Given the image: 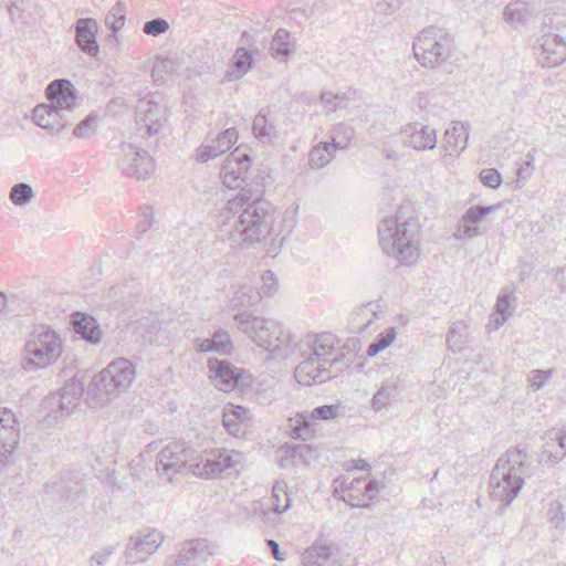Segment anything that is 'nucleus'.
Listing matches in <instances>:
<instances>
[{
	"mask_svg": "<svg viewBox=\"0 0 566 566\" xmlns=\"http://www.w3.org/2000/svg\"><path fill=\"white\" fill-rule=\"evenodd\" d=\"M338 338L332 333H321L312 343V356L337 369L343 368L344 352L338 346ZM344 366H347L344 364Z\"/></svg>",
	"mask_w": 566,
	"mask_h": 566,
	"instance_id": "17",
	"label": "nucleus"
},
{
	"mask_svg": "<svg viewBox=\"0 0 566 566\" xmlns=\"http://www.w3.org/2000/svg\"><path fill=\"white\" fill-rule=\"evenodd\" d=\"M163 539L161 533L157 530L139 532L132 535L125 551L126 563L136 564L145 562L149 555L158 549Z\"/></svg>",
	"mask_w": 566,
	"mask_h": 566,
	"instance_id": "13",
	"label": "nucleus"
},
{
	"mask_svg": "<svg viewBox=\"0 0 566 566\" xmlns=\"http://www.w3.org/2000/svg\"><path fill=\"white\" fill-rule=\"evenodd\" d=\"M136 376V367L130 360L116 358L91 380L85 390V401L92 408L103 407L126 392Z\"/></svg>",
	"mask_w": 566,
	"mask_h": 566,
	"instance_id": "3",
	"label": "nucleus"
},
{
	"mask_svg": "<svg viewBox=\"0 0 566 566\" xmlns=\"http://www.w3.org/2000/svg\"><path fill=\"white\" fill-rule=\"evenodd\" d=\"M338 150L332 143H319L312 148L308 155V164L314 169H321L328 165Z\"/></svg>",
	"mask_w": 566,
	"mask_h": 566,
	"instance_id": "36",
	"label": "nucleus"
},
{
	"mask_svg": "<svg viewBox=\"0 0 566 566\" xmlns=\"http://www.w3.org/2000/svg\"><path fill=\"white\" fill-rule=\"evenodd\" d=\"M230 410H231V412H229V413L231 415V417L235 418V419H239V420L242 418V416L245 412V409L243 407H241V406H237V407L231 406Z\"/></svg>",
	"mask_w": 566,
	"mask_h": 566,
	"instance_id": "62",
	"label": "nucleus"
},
{
	"mask_svg": "<svg viewBox=\"0 0 566 566\" xmlns=\"http://www.w3.org/2000/svg\"><path fill=\"white\" fill-rule=\"evenodd\" d=\"M73 334L78 336L77 340L73 339V349L80 345L81 340L96 345L103 336L96 318L82 312H73Z\"/></svg>",
	"mask_w": 566,
	"mask_h": 566,
	"instance_id": "23",
	"label": "nucleus"
},
{
	"mask_svg": "<svg viewBox=\"0 0 566 566\" xmlns=\"http://www.w3.org/2000/svg\"><path fill=\"white\" fill-rule=\"evenodd\" d=\"M261 301V292L259 287L253 284L252 279H247L242 282L234 291L230 302L231 305L237 307H250L258 304Z\"/></svg>",
	"mask_w": 566,
	"mask_h": 566,
	"instance_id": "32",
	"label": "nucleus"
},
{
	"mask_svg": "<svg viewBox=\"0 0 566 566\" xmlns=\"http://www.w3.org/2000/svg\"><path fill=\"white\" fill-rule=\"evenodd\" d=\"M566 57V43L557 34L542 36L541 51L537 55L538 63L543 67H555Z\"/></svg>",
	"mask_w": 566,
	"mask_h": 566,
	"instance_id": "24",
	"label": "nucleus"
},
{
	"mask_svg": "<svg viewBox=\"0 0 566 566\" xmlns=\"http://www.w3.org/2000/svg\"><path fill=\"white\" fill-rule=\"evenodd\" d=\"M528 469L527 455L518 448L500 457L490 476L492 500L507 506L523 488Z\"/></svg>",
	"mask_w": 566,
	"mask_h": 566,
	"instance_id": "4",
	"label": "nucleus"
},
{
	"mask_svg": "<svg viewBox=\"0 0 566 566\" xmlns=\"http://www.w3.org/2000/svg\"><path fill=\"white\" fill-rule=\"evenodd\" d=\"M116 157L117 167L127 177L145 180L154 174L155 163L153 158L148 151L134 144H120Z\"/></svg>",
	"mask_w": 566,
	"mask_h": 566,
	"instance_id": "11",
	"label": "nucleus"
},
{
	"mask_svg": "<svg viewBox=\"0 0 566 566\" xmlns=\"http://www.w3.org/2000/svg\"><path fill=\"white\" fill-rule=\"evenodd\" d=\"M468 336V327L462 322L453 323L447 334V344L452 352H460L463 348Z\"/></svg>",
	"mask_w": 566,
	"mask_h": 566,
	"instance_id": "44",
	"label": "nucleus"
},
{
	"mask_svg": "<svg viewBox=\"0 0 566 566\" xmlns=\"http://www.w3.org/2000/svg\"><path fill=\"white\" fill-rule=\"evenodd\" d=\"M533 9L524 1H515L504 9L505 21L512 24H524L532 17Z\"/></svg>",
	"mask_w": 566,
	"mask_h": 566,
	"instance_id": "37",
	"label": "nucleus"
},
{
	"mask_svg": "<svg viewBox=\"0 0 566 566\" xmlns=\"http://www.w3.org/2000/svg\"><path fill=\"white\" fill-rule=\"evenodd\" d=\"M169 29V23L166 19L163 18H156L153 20L147 21L144 27L143 31L144 33L153 36H158L163 33H165Z\"/></svg>",
	"mask_w": 566,
	"mask_h": 566,
	"instance_id": "53",
	"label": "nucleus"
},
{
	"mask_svg": "<svg viewBox=\"0 0 566 566\" xmlns=\"http://www.w3.org/2000/svg\"><path fill=\"white\" fill-rule=\"evenodd\" d=\"M212 554L210 543L205 538L186 542L176 559L177 566H199Z\"/></svg>",
	"mask_w": 566,
	"mask_h": 566,
	"instance_id": "26",
	"label": "nucleus"
},
{
	"mask_svg": "<svg viewBox=\"0 0 566 566\" xmlns=\"http://www.w3.org/2000/svg\"><path fill=\"white\" fill-rule=\"evenodd\" d=\"M126 3L123 0H117L115 6L109 10L105 18V25L112 30L113 38L117 40L116 33L125 24Z\"/></svg>",
	"mask_w": 566,
	"mask_h": 566,
	"instance_id": "42",
	"label": "nucleus"
},
{
	"mask_svg": "<svg viewBox=\"0 0 566 566\" xmlns=\"http://www.w3.org/2000/svg\"><path fill=\"white\" fill-rule=\"evenodd\" d=\"M238 328L253 343L270 352L276 358H286L292 353L291 335H285L282 326L262 316H254L249 312L234 315Z\"/></svg>",
	"mask_w": 566,
	"mask_h": 566,
	"instance_id": "5",
	"label": "nucleus"
},
{
	"mask_svg": "<svg viewBox=\"0 0 566 566\" xmlns=\"http://www.w3.org/2000/svg\"><path fill=\"white\" fill-rule=\"evenodd\" d=\"M172 70V62L169 59L158 60L154 64L151 76L155 81H163L164 73H168Z\"/></svg>",
	"mask_w": 566,
	"mask_h": 566,
	"instance_id": "55",
	"label": "nucleus"
},
{
	"mask_svg": "<svg viewBox=\"0 0 566 566\" xmlns=\"http://www.w3.org/2000/svg\"><path fill=\"white\" fill-rule=\"evenodd\" d=\"M19 438L20 430L14 412L0 408V463L13 453Z\"/></svg>",
	"mask_w": 566,
	"mask_h": 566,
	"instance_id": "20",
	"label": "nucleus"
},
{
	"mask_svg": "<svg viewBox=\"0 0 566 566\" xmlns=\"http://www.w3.org/2000/svg\"><path fill=\"white\" fill-rule=\"evenodd\" d=\"M150 226H151L150 218L146 213H144L143 220L137 226L139 233H145L150 228Z\"/></svg>",
	"mask_w": 566,
	"mask_h": 566,
	"instance_id": "59",
	"label": "nucleus"
},
{
	"mask_svg": "<svg viewBox=\"0 0 566 566\" xmlns=\"http://www.w3.org/2000/svg\"><path fill=\"white\" fill-rule=\"evenodd\" d=\"M556 440L558 442V450L555 452H548V461L552 464L558 463L562 461L566 455V432L565 431H558L556 434Z\"/></svg>",
	"mask_w": 566,
	"mask_h": 566,
	"instance_id": "54",
	"label": "nucleus"
},
{
	"mask_svg": "<svg viewBox=\"0 0 566 566\" xmlns=\"http://www.w3.org/2000/svg\"><path fill=\"white\" fill-rule=\"evenodd\" d=\"M266 544H268L269 548L271 549V553H272L273 557L276 560H284L285 559L284 554H282L281 551H280V545L277 544V542H275L274 539H268Z\"/></svg>",
	"mask_w": 566,
	"mask_h": 566,
	"instance_id": "58",
	"label": "nucleus"
},
{
	"mask_svg": "<svg viewBox=\"0 0 566 566\" xmlns=\"http://www.w3.org/2000/svg\"><path fill=\"white\" fill-rule=\"evenodd\" d=\"M272 505L275 513H284L291 506V499L281 483H275L272 489Z\"/></svg>",
	"mask_w": 566,
	"mask_h": 566,
	"instance_id": "46",
	"label": "nucleus"
},
{
	"mask_svg": "<svg viewBox=\"0 0 566 566\" xmlns=\"http://www.w3.org/2000/svg\"><path fill=\"white\" fill-rule=\"evenodd\" d=\"M355 136V129L352 125H349L348 123H338L336 124L332 132H331V138H332V144L337 148V149H346L349 145V143L352 142V139L354 138Z\"/></svg>",
	"mask_w": 566,
	"mask_h": 566,
	"instance_id": "41",
	"label": "nucleus"
},
{
	"mask_svg": "<svg viewBox=\"0 0 566 566\" xmlns=\"http://www.w3.org/2000/svg\"><path fill=\"white\" fill-rule=\"evenodd\" d=\"M62 343L57 334L46 326H39L30 334L24 345L21 368L33 373L46 368L60 357Z\"/></svg>",
	"mask_w": 566,
	"mask_h": 566,
	"instance_id": "6",
	"label": "nucleus"
},
{
	"mask_svg": "<svg viewBox=\"0 0 566 566\" xmlns=\"http://www.w3.org/2000/svg\"><path fill=\"white\" fill-rule=\"evenodd\" d=\"M405 387L399 378H390L381 382L373 396L370 407L378 412L396 402Z\"/></svg>",
	"mask_w": 566,
	"mask_h": 566,
	"instance_id": "29",
	"label": "nucleus"
},
{
	"mask_svg": "<svg viewBox=\"0 0 566 566\" xmlns=\"http://www.w3.org/2000/svg\"><path fill=\"white\" fill-rule=\"evenodd\" d=\"M166 122L165 111L159 105V94L148 93L136 105V128L142 138L156 136Z\"/></svg>",
	"mask_w": 566,
	"mask_h": 566,
	"instance_id": "12",
	"label": "nucleus"
},
{
	"mask_svg": "<svg viewBox=\"0 0 566 566\" xmlns=\"http://www.w3.org/2000/svg\"><path fill=\"white\" fill-rule=\"evenodd\" d=\"M252 66V55L244 49L239 48L223 75V82H234L243 77Z\"/></svg>",
	"mask_w": 566,
	"mask_h": 566,
	"instance_id": "33",
	"label": "nucleus"
},
{
	"mask_svg": "<svg viewBox=\"0 0 566 566\" xmlns=\"http://www.w3.org/2000/svg\"><path fill=\"white\" fill-rule=\"evenodd\" d=\"M470 124L462 122H453L444 133L442 148L443 157L447 155L460 154L468 146Z\"/></svg>",
	"mask_w": 566,
	"mask_h": 566,
	"instance_id": "30",
	"label": "nucleus"
},
{
	"mask_svg": "<svg viewBox=\"0 0 566 566\" xmlns=\"http://www.w3.org/2000/svg\"><path fill=\"white\" fill-rule=\"evenodd\" d=\"M260 281L262 283V285L259 287V291L261 292V298L263 296H271L277 291V280L272 271H265L261 275Z\"/></svg>",
	"mask_w": 566,
	"mask_h": 566,
	"instance_id": "51",
	"label": "nucleus"
},
{
	"mask_svg": "<svg viewBox=\"0 0 566 566\" xmlns=\"http://www.w3.org/2000/svg\"><path fill=\"white\" fill-rule=\"evenodd\" d=\"M340 485L347 491L340 499L352 507H368L380 490L379 483L375 480L365 482L363 479H356L348 484L343 481Z\"/></svg>",
	"mask_w": 566,
	"mask_h": 566,
	"instance_id": "16",
	"label": "nucleus"
},
{
	"mask_svg": "<svg viewBox=\"0 0 566 566\" xmlns=\"http://www.w3.org/2000/svg\"><path fill=\"white\" fill-rule=\"evenodd\" d=\"M208 367L211 379L220 390L224 392L231 391L239 384L241 373L231 363L210 358Z\"/></svg>",
	"mask_w": 566,
	"mask_h": 566,
	"instance_id": "22",
	"label": "nucleus"
},
{
	"mask_svg": "<svg viewBox=\"0 0 566 566\" xmlns=\"http://www.w3.org/2000/svg\"><path fill=\"white\" fill-rule=\"evenodd\" d=\"M45 95L50 104H40L33 109V120L42 128L64 127V113L71 111V81L60 78L52 81Z\"/></svg>",
	"mask_w": 566,
	"mask_h": 566,
	"instance_id": "7",
	"label": "nucleus"
},
{
	"mask_svg": "<svg viewBox=\"0 0 566 566\" xmlns=\"http://www.w3.org/2000/svg\"><path fill=\"white\" fill-rule=\"evenodd\" d=\"M354 468L358 470L369 471L370 464L364 459H358L355 461Z\"/></svg>",
	"mask_w": 566,
	"mask_h": 566,
	"instance_id": "64",
	"label": "nucleus"
},
{
	"mask_svg": "<svg viewBox=\"0 0 566 566\" xmlns=\"http://www.w3.org/2000/svg\"><path fill=\"white\" fill-rule=\"evenodd\" d=\"M333 547L323 542H316L302 554L304 566H333L331 562Z\"/></svg>",
	"mask_w": 566,
	"mask_h": 566,
	"instance_id": "34",
	"label": "nucleus"
},
{
	"mask_svg": "<svg viewBox=\"0 0 566 566\" xmlns=\"http://www.w3.org/2000/svg\"><path fill=\"white\" fill-rule=\"evenodd\" d=\"M115 549H116L115 546H109V547L105 548L103 552L95 553L90 558V562L95 563L98 566H102L107 562L108 557L115 552Z\"/></svg>",
	"mask_w": 566,
	"mask_h": 566,
	"instance_id": "57",
	"label": "nucleus"
},
{
	"mask_svg": "<svg viewBox=\"0 0 566 566\" xmlns=\"http://www.w3.org/2000/svg\"><path fill=\"white\" fill-rule=\"evenodd\" d=\"M98 124V116L91 113L73 129V136L86 138L95 134Z\"/></svg>",
	"mask_w": 566,
	"mask_h": 566,
	"instance_id": "47",
	"label": "nucleus"
},
{
	"mask_svg": "<svg viewBox=\"0 0 566 566\" xmlns=\"http://www.w3.org/2000/svg\"><path fill=\"white\" fill-rule=\"evenodd\" d=\"M243 460L242 453L229 449H211L199 454L191 464V473L198 476H211L237 470Z\"/></svg>",
	"mask_w": 566,
	"mask_h": 566,
	"instance_id": "10",
	"label": "nucleus"
},
{
	"mask_svg": "<svg viewBox=\"0 0 566 566\" xmlns=\"http://www.w3.org/2000/svg\"><path fill=\"white\" fill-rule=\"evenodd\" d=\"M413 211L410 206H400L395 216L384 218L378 224L381 250L402 263H413L419 254L416 233L411 230Z\"/></svg>",
	"mask_w": 566,
	"mask_h": 566,
	"instance_id": "2",
	"label": "nucleus"
},
{
	"mask_svg": "<svg viewBox=\"0 0 566 566\" xmlns=\"http://www.w3.org/2000/svg\"><path fill=\"white\" fill-rule=\"evenodd\" d=\"M290 38V32L284 29H279L275 32L270 46V51L273 57L280 61H286L292 51Z\"/></svg>",
	"mask_w": 566,
	"mask_h": 566,
	"instance_id": "38",
	"label": "nucleus"
},
{
	"mask_svg": "<svg viewBox=\"0 0 566 566\" xmlns=\"http://www.w3.org/2000/svg\"><path fill=\"white\" fill-rule=\"evenodd\" d=\"M514 300L511 291L504 290L496 300L494 313L488 325L489 331L500 328L512 315L511 301Z\"/></svg>",
	"mask_w": 566,
	"mask_h": 566,
	"instance_id": "35",
	"label": "nucleus"
},
{
	"mask_svg": "<svg viewBox=\"0 0 566 566\" xmlns=\"http://www.w3.org/2000/svg\"><path fill=\"white\" fill-rule=\"evenodd\" d=\"M354 92L346 93H336L333 94L331 92L322 93L321 102L325 105V109L327 113H334L337 109L347 108L352 101V96H354Z\"/></svg>",
	"mask_w": 566,
	"mask_h": 566,
	"instance_id": "40",
	"label": "nucleus"
},
{
	"mask_svg": "<svg viewBox=\"0 0 566 566\" xmlns=\"http://www.w3.org/2000/svg\"><path fill=\"white\" fill-rule=\"evenodd\" d=\"M340 410L339 405H324L314 408L310 412L297 413L294 418L295 426L293 434L296 439L306 441L314 432L313 424L315 421H329L338 417Z\"/></svg>",
	"mask_w": 566,
	"mask_h": 566,
	"instance_id": "15",
	"label": "nucleus"
},
{
	"mask_svg": "<svg viewBox=\"0 0 566 566\" xmlns=\"http://www.w3.org/2000/svg\"><path fill=\"white\" fill-rule=\"evenodd\" d=\"M412 49L416 60L422 66L432 67L450 57L453 38L447 30L430 25L418 34Z\"/></svg>",
	"mask_w": 566,
	"mask_h": 566,
	"instance_id": "8",
	"label": "nucleus"
},
{
	"mask_svg": "<svg viewBox=\"0 0 566 566\" xmlns=\"http://www.w3.org/2000/svg\"><path fill=\"white\" fill-rule=\"evenodd\" d=\"M403 0H373V11L380 20L395 13Z\"/></svg>",
	"mask_w": 566,
	"mask_h": 566,
	"instance_id": "48",
	"label": "nucleus"
},
{
	"mask_svg": "<svg viewBox=\"0 0 566 566\" xmlns=\"http://www.w3.org/2000/svg\"><path fill=\"white\" fill-rule=\"evenodd\" d=\"M379 305L369 302L357 307L349 317L348 327L354 334H369L375 329V319L378 317Z\"/></svg>",
	"mask_w": 566,
	"mask_h": 566,
	"instance_id": "27",
	"label": "nucleus"
},
{
	"mask_svg": "<svg viewBox=\"0 0 566 566\" xmlns=\"http://www.w3.org/2000/svg\"><path fill=\"white\" fill-rule=\"evenodd\" d=\"M222 423L227 431L234 437H239L240 433V422L239 419L232 418L231 415L226 411L223 413Z\"/></svg>",
	"mask_w": 566,
	"mask_h": 566,
	"instance_id": "56",
	"label": "nucleus"
},
{
	"mask_svg": "<svg viewBox=\"0 0 566 566\" xmlns=\"http://www.w3.org/2000/svg\"><path fill=\"white\" fill-rule=\"evenodd\" d=\"M239 138V134L235 128L230 127L221 132L211 143L201 145L198 149L197 160L200 163H207L226 151H228Z\"/></svg>",
	"mask_w": 566,
	"mask_h": 566,
	"instance_id": "25",
	"label": "nucleus"
},
{
	"mask_svg": "<svg viewBox=\"0 0 566 566\" xmlns=\"http://www.w3.org/2000/svg\"><path fill=\"white\" fill-rule=\"evenodd\" d=\"M479 179L485 187L491 189H497L502 182L501 174L494 168L482 169Z\"/></svg>",
	"mask_w": 566,
	"mask_h": 566,
	"instance_id": "52",
	"label": "nucleus"
},
{
	"mask_svg": "<svg viewBox=\"0 0 566 566\" xmlns=\"http://www.w3.org/2000/svg\"><path fill=\"white\" fill-rule=\"evenodd\" d=\"M71 399L69 397L67 385H65L60 392L46 396L40 409L45 412L43 422L46 426H53L59 422V418L70 415Z\"/></svg>",
	"mask_w": 566,
	"mask_h": 566,
	"instance_id": "21",
	"label": "nucleus"
},
{
	"mask_svg": "<svg viewBox=\"0 0 566 566\" xmlns=\"http://www.w3.org/2000/svg\"><path fill=\"white\" fill-rule=\"evenodd\" d=\"M8 9H9V13L11 15L12 21L17 22L20 19V12H21L19 7L14 3H10Z\"/></svg>",
	"mask_w": 566,
	"mask_h": 566,
	"instance_id": "61",
	"label": "nucleus"
},
{
	"mask_svg": "<svg viewBox=\"0 0 566 566\" xmlns=\"http://www.w3.org/2000/svg\"><path fill=\"white\" fill-rule=\"evenodd\" d=\"M195 451L181 442H170L157 454L156 470L160 478L176 482L184 474L191 472L196 463Z\"/></svg>",
	"mask_w": 566,
	"mask_h": 566,
	"instance_id": "9",
	"label": "nucleus"
},
{
	"mask_svg": "<svg viewBox=\"0 0 566 566\" xmlns=\"http://www.w3.org/2000/svg\"><path fill=\"white\" fill-rule=\"evenodd\" d=\"M252 133L262 143H270L275 137L274 126L264 112H259L252 124Z\"/></svg>",
	"mask_w": 566,
	"mask_h": 566,
	"instance_id": "39",
	"label": "nucleus"
},
{
	"mask_svg": "<svg viewBox=\"0 0 566 566\" xmlns=\"http://www.w3.org/2000/svg\"><path fill=\"white\" fill-rule=\"evenodd\" d=\"M250 168L248 154L237 148L220 169L222 184L229 189H240L216 216V233L222 241L243 247L264 242L266 255L274 258L281 250L283 238L272 235L273 213L270 203L262 199L264 185L247 181Z\"/></svg>",
	"mask_w": 566,
	"mask_h": 566,
	"instance_id": "1",
	"label": "nucleus"
},
{
	"mask_svg": "<svg viewBox=\"0 0 566 566\" xmlns=\"http://www.w3.org/2000/svg\"><path fill=\"white\" fill-rule=\"evenodd\" d=\"M72 386H73V399L75 398L76 395L82 396L84 394L83 384H82V381L77 380L76 377H73Z\"/></svg>",
	"mask_w": 566,
	"mask_h": 566,
	"instance_id": "60",
	"label": "nucleus"
},
{
	"mask_svg": "<svg viewBox=\"0 0 566 566\" xmlns=\"http://www.w3.org/2000/svg\"><path fill=\"white\" fill-rule=\"evenodd\" d=\"M8 311V302L6 294L0 292V316L7 314Z\"/></svg>",
	"mask_w": 566,
	"mask_h": 566,
	"instance_id": "63",
	"label": "nucleus"
},
{
	"mask_svg": "<svg viewBox=\"0 0 566 566\" xmlns=\"http://www.w3.org/2000/svg\"><path fill=\"white\" fill-rule=\"evenodd\" d=\"M34 191L31 185L25 182L15 184L10 190V200L13 205L22 207L28 205L34 198Z\"/></svg>",
	"mask_w": 566,
	"mask_h": 566,
	"instance_id": "45",
	"label": "nucleus"
},
{
	"mask_svg": "<svg viewBox=\"0 0 566 566\" xmlns=\"http://www.w3.org/2000/svg\"><path fill=\"white\" fill-rule=\"evenodd\" d=\"M98 24L92 18H82L76 22V43L90 56H96L99 45L96 40Z\"/></svg>",
	"mask_w": 566,
	"mask_h": 566,
	"instance_id": "28",
	"label": "nucleus"
},
{
	"mask_svg": "<svg viewBox=\"0 0 566 566\" xmlns=\"http://www.w3.org/2000/svg\"><path fill=\"white\" fill-rule=\"evenodd\" d=\"M232 342L227 331L219 329L210 338H197L195 348L199 353H217L220 355L229 354Z\"/></svg>",
	"mask_w": 566,
	"mask_h": 566,
	"instance_id": "31",
	"label": "nucleus"
},
{
	"mask_svg": "<svg viewBox=\"0 0 566 566\" xmlns=\"http://www.w3.org/2000/svg\"><path fill=\"white\" fill-rule=\"evenodd\" d=\"M499 208L500 205H476L470 207L459 221L457 233L454 234L455 238L465 241L480 235V222L485 216L496 211Z\"/></svg>",
	"mask_w": 566,
	"mask_h": 566,
	"instance_id": "19",
	"label": "nucleus"
},
{
	"mask_svg": "<svg viewBox=\"0 0 566 566\" xmlns=\"http://www.w3.org/2000/svg\"><path fill=\"white\" fill-rule=\"evenodd\" d=\"M400 135L403 144L415 150H429L433 149L437 145L436 129L418 122L410 123L402 127Z\"/></svg>",
	"mask_w": 566,
	"mask_h": 566,
	"instance_id": "18",
	"label": "nucleus"
},
{
	"mask_svg": "<svg viewBox=\"0 0 566 566\" xmlns=\"http://www.w3.org/2000/svg\"><path fill=\"white\" fill-rule=\"evenodd\" d=\"M547 521L555 527L559 528L565 523V513L563 503L559 500L551 501L547 509Z\"/></svg>",
	"mask_w": 566,
	"mask_h": 566,
	"instance_id": "50",
	"label": "nucleus"
},
{
	"mask_svg": "<svg viewBox=\"0 0 566 566\" xmlns=\"http://www.w3.org/2000/svg\"><path fill=\"white\" fill-rule=\"evenodd\" d=\"M339 370L342 367L335 369L311 355L296 366L294 376L298 384L313 386L332 379Z\"/></svg>",
	"mask_w": 566,
	"mask_h": 566,
	"instance_id": "14",
	"label": "nucleus"
},
{
	"mask_svg": "<svg viewBox=\"0 0 566 566\" xmlns=\"http://www.w3.org/2000/svg\"><path fill=\"white\" fill-rule=\"evenodd\" d=\"M396 335L397 333L395 327L386 328L368 345L366 355L368 357H375L392 344Z\"/></svg>",
	"mask_w": 566,
	"mask_h": 566,
	"instance_id": "43",
	"label": "nucleus"
},
{
	"mask_svg": "<svg viewBox=\"0 0 566 566\" xmlns=\"http://www.w3.org/2000/svg\"><path fill=\"white\" fill-rule=\"evenodd\" d=\"M555 374L554 369H534L528 374L527 381L533 391L541 390L544 386L547 385L549 379Z\"/></svg>",
	"mask_w": 566,
	"mask_h": 566,
	"instance_id": "49",
	"label": "nucleus"
}]
</instances>
